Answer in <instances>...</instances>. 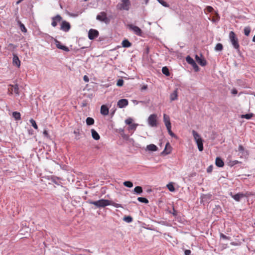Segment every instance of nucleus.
I'll return each mask as SVG.
<instances>
[{
	"instance_id": "f257e3e1",
	"label": "nucleus",
	"mask_w": 255,
	"mask_h": 255,
	"mask_svg": "<svg viewBox=\"0 0 255 255\" xmlns=\"http://www.w3.org/2000/svg\"><path fill=\"white\" fill-rule=\"evenodd\" d=\"M229 37L230 42L231 43L234 48L237 51H239L240 44L239 43L238 38L237 37L235 33L233 31H230L229 33Z\"/></svg>"
},
{
	"instance_id": "0e129e2a",
	"label": "nucleus",
	"mask_w": 255,
	"mask_h": 255,
	"mask_svg": "<svg viewBox=\"0 0 255 255\" xmlns=\"http://www.w3.org/2000/svg\"><path fill=\"white\" fill-rule=\"evenodd\" d=\"M253 41L255 42V35H254V36L253 38Z\"/></svg>"
},
{
	"instance_id": "5fc2aeb1",
	"label": "nucleus",
	"mask_w": 255,
	"mask_h": 255,
	"mask_svg": "<svg viewBox=\"0 0 255 255\" xmlns=\"http://www.w3.org/2000/svg\"><path fill=\"white\" fill-rule=\"evenodd\" d=\"M185 255H191V251L190 250H186L184 251Z\"/></svg>"
},
{
	"instance_id": "4d7b16f0",
	"label": "nucleus",
	"mask_w": 255,
	"mask_h": 255,
	"mask_svg": "<svg viewBox=\"0 0 255 255\" xmlns=\"http://www.w3.org/2000/svg\"><path fill=\"white\" fill-rule=\"evenodd\" d=\"M83 80L86 82H88L89 81V79L88 77L86 75H85L83 77Z\"/></svg>"
},
{
	"instance_id": "6e6552de",
	"label": "nucleus",
	"mask_w": 255,
	"mask_h": 255,
	"mask_svg": "<svg viewBox=\"0 0 255 255\" xmlns=\"http://www.w3.org/2000/svg\"><path fill=\"white\" fill-rule=\"evenodd\" d=\"M128 26L129 28V29L132 30L136 35L138 36L141 35L142 30L138 26L134 25L132 24H128Z\"/></svg>"
},
{
	"instance_id": "c9c22d12",
	"label": "nucleus",
	"mask_w": 255,
	"mask_h": 255,
	"mask_svg": "<svg viewBox=\"0 0 255 255\" xmlns=\"http://www.w3.org/2000/svg\"><path fill=\"white\" fill-rule=\"evenodd\" d=\"M223 45H222V44H221L220 43H217L215 47V50L216 51H222L223 50Z\"/></svg>"
},
{
	"instance_id": "b1692460",
	"label": "nucleus",
	"mask_w": 255,
	"mask_h": 255,
	"mask_svg": "<svg viewBox=\"0 0 255 255\" xmlns=\"http://www.w3.org/2000/svg\"><path fill=\"white\" fill-rule=\"evenodd\" d=\"M92 136L95 140H99L100 138V136L99 133L94 129H91Z\"/></svg>"
},
{
	"instance_id": "a211bd4d",
	"label": "nucleus",
	"mask_w": 255,
	"mask_h": 255,
	"mask_svg": "<svg viewBox=\"0 0 255 255\" xmlns=\"http://www.w3.org/2000/svg\"><path fill=\"white\" fill-rule=\"evenodd\" d=\"M12 63L14 65L19 67L20 66V61L18 57L15 54H13Z\"/></svg>"
},
{
	"instance_id": "72a5a7b5",
	"label": "nucleus",
	"mask_w": 255,
	"mask_h": 255,
	"mask_svg": "<svg viewBox=\"0 0 255 255\" xmlns=\"http://www.w3.org/2000/svg\"><path fill=\"white\" fill-rule=\"evenodd\" d=\"M162 72L163 74L167 76H169L170 72L168 68L167 67H163L162 69Z\"/></svg>"
},
{
	"instance_id": "e2e57ef3",
	"label": "nucleus",
	"mask_w": 255,
	"mask_h": 255,
	"mask_svg": "<svg viewBox=\"0 0 255 255\" xmlns=\"http://www.w3.org/2000/svg\"><path fill=\"white\" fill-rule=\"evenodd\" d=\"M231 244L234 246H236L237 245V244L235 243V242H232Z\"/></svg>"
},
{
	"instance_id": "6e6d98bb",
	"label": "nucleus",
	"mask_w": 255,
	"mask_h": 255,
	"mask_svg": "<svg viewBox=\"0 0 255 255\" xmlns=\"http://www.w3.org/2000/svg\"><path fill=\"white\" fill-rule=\"evenodd\" d=\"M172 210H173V212H170V213H171L174 216H177V211L175 210L174 207H173Z\"/></svg>"
},
{
	"instance_id": "de8ad7c7",
	"label": "nucleus",
	"mask_w": 255,
	"mask_h": 255,
	"mask_svg": "<svg viewBox=\"0 0 255 255\" xmlns=\"http://www.w3.org/2000/svg\"><path fill=\"white\" fill-rule=\"evenodd\" d=\"M239 163H240V162L239 161L235 160H233V161H231L229 162V164L230 166H233L234 165H235Z\"/></svg>"
},
{
	"instance_id": "a19ab883",
	"label": "nucleus",
	"mask_w": 255,
	"mask_h": 255,
	"mask_svg": "<svg viewBox=\"0 0 255 255\" xmlns=\"http://www.w3.org/2000/svg\"><path fill=\"white\" fill-rule=\"evenodd\" d=\"M29 122L31 124V126L36 129H37L38 128V127H37V125H36V123L35 122V121L33 119H31L30 120H29Z\"/></svg>"
},
{
	"instance_id": "a878e982",
	"label": "nucleus",
	"mask_w": 255,
	"mask_h": 255,
	"mask_svg": "<svg viewBox=\"0 0 255 255\" xmlns=\"http://www.w3.org/2000/svg\"><path fill=\"white\" fill-rule=\"evenodd\" d=\"M177 90H175L174 91V92L171 93L170 95V99L171 101L176 100L177 99Z\"/></svg>"
},
{
	"instance_id": "4be33fe9",
	"label": "nucleus",
	"mask_w": 255,
	"mask_h": 255,
	"mask_svg": "<svg viewBox=\"0 0 255 255\" xmlns=\"http://www.w3.org/2000/svg\"><path fill=\"white\" fill-rule=\"evenodd\" d=\"M101 113L103 115L106 116L109 114V109L105 105H102L101 107Z\"/></svg>"
},
{
	"instance_id": "09e8293b",
	"label": "nucleus",
	"mask_w": 255,
	"mask_h": 255,
	"mask_svg": "<svg viewBox=\"0 0 255 255\" xmlns=\"http://www.w3.org/2000/svg\"><path fill=\"white\" fill-rule=\"evenodd\" d=\"M124 84V80L123 79H120L118 80L117 83V85L118 86H122Z\"/></svg>"
},
{
	"instance_id": "f8f14e48",
	"label": "nucleus",
	"mask_w": 255,
	"mask_h": 255,
	"mask_svg": "<svg viewBox=\"0 0 255 255\" xmlns=\"http://www.w3.org/2000/svg\"><path fill=\"white\" fill-rule=\"evenodd\" d=\"M55 43L57 48L63 50V51L68 52L69 51V49L68 47L62 45L61 42L57 40V39L55 40Z\"/></svg>"
},
{
	"instance_id": "393cba45",
	"label": "nucleus",
	"mask_w": 255,
	"mask_h": 255,
	"mask_svg": "<svg viewBox=\"0 0 255 255\" xmlns=\"http://www.w3.org/2000/svg\"><path fill=\"white\" fill-rule=\"evenodd\" d=\"M122 45L123 47L128 48L131 46V43L128 39H125L122 41Z\"/></svg>"
},
{
	"instance_id": "603ef678",
	"label": "nucleus",
	"mask_w": 255,
	"mask_h": 255,
	"mask_svg": "<svg viewBox=\"0 0 255 255\" xmlns=\"http://www.w3.org/2000/svg\"><path fill=\"white\" fill-rule=\"evenodd\" d=\"M206 10L209 12H211L214 10V8L211 6H207Z\"/></svg>"
},
{
	"instance_id": "c756f323",
	"label": "nucleus",
	"mask_w": 255,
	"mask_h": 255,
	"mask_svg": "<svg viewBox=\"0 0 255 255\" xmlns=\"http://www.w3.org/2000/svg\"><path fill=\"white\" fill-rule=\"evenodd\" d=\"M86 122L88 126H91L94 124V120L91 117H88L86 119Z\"/></svg>"
},
{
	"instance_id": "bf43d9fd",
	"label": "nucleus",
	"mask_w": 255,
	"mask_h": 255,
	"mask_svg": "<svg viewBox=\"0 0 255 255\" xmlns=\"http://www.w3.org/2000/svg\"><path fill=\"white\" fill-rule=\"evenodd\" d=\"M43 134L46 137L48 136V133L46 130H44L43 132Z\"/></svg>"
},
{
	"instance_id": "473e14b6",
	"label": "nucleus",
	"mask_w": 255,
	"mask_h": 255,
	"mask_svg": "<svg viewBox=\"0 0 255 255\" xmlns=\"http://www.w3.org/2000/svg\"><path fill=\"white\" fill-rule=\"evenodd\" d=\"M251 28L250 26H246L244 28V33L245 35L249 36L251 32Z\"/></svg>"
},
{
	"instance_id": "1a4fd4ad",
	"label": "nucleus",
	"mask_w": 255,
	"mask_h": 255,
	"mask_svg": "<svg viewBox=\"0 0 255 255\" xmlns=\"http://www.w3.org/2000/svg\"><path fill=\"white\" fill-rule=\"evenodd\" d=\"M71 28V25L69 22L63 20L62 21L60 25V29L64 32H68Z\"/></svg>"
},
{
	"instance_id": "4c0bfd02",
	"label": "nucleus",
	"mask_w": 255,
	"mask_h": 255,
	"mask_svg": "<svg viewBox=\"0 0 255 255\" xmlns=\"http://www.w3.org/2000/svg\"><path fill=\"white\" fill-rule=\"evenodd\" d=\"M124 221L128 223H131L133 219H132V218L131 217V216H125L124 219H123Z\"/></svg>"
},
{
	"instance_id": "412c9836",
	"label": "nucleus",
	"mask_w": 255,
	"mask_h": 255,
	"mask_svg": "<svg viewBox=\"0 0 255 255\" xmlns=\"http://www.w3.org/2000/svg\"><path fill=\"white\" fill-rule=\"evenodd\" d=\"M215 164L219 167H222L224 165V162L221 158L218 157L216 159Z\"/></svg>"
},
{
	"instance_id": "37998d69",
	"label": "nucleus",
	"mask_w": 255,
	"mask_h": 255,
	"mask_svg": "<svg viewBox=\"0 0 255 255\" xmlns=\"http://www.w3.org/2000/svg\"><path fill=\"white\" fill-rule=\"evenodd\" d=\"M110 205H112L116 208H122V205L120 204L116 203L111 201H110Z\"/></svg>"
},
{
	"instance_id": "bb28decb",
	"label": "nucleus",
	"mask_w": 255,
	"mask_h": 255,
	"mask_svg": "<svg viewBox=\"0 0 255 255\" xmlns=\"http://www.w3.org/2000/svg\"><path fill=\"white\" fill-rule=\"evenodd\" d=\"M12 117L16 121H19L21 119L20 113L18 112H13L12 113Z\"/></svg>"
},
{
	"instance_id": "7ed1b4c3",
	"label": "nucleus",
	"mask_w": 255,
	"mask_h": 255,
	"mask_svg": "<svg viewBox=\"0 0 255 255\" xmlns=\"http://www.w3.org/2000/svg\"><path fill=\"white\" fill-rule=\"evenodd\" d=\"M192 135L194 137V140L197 145L198 148L200 151H202L204 149L203 141V140L200 137L199 134L195 130H193L192 131Z\"/></svg>"
},
{
	"instance_id": "39448f33",
	"label": "nucleus",
	"mask_w": 255,
	"mask_h": 255,
	"mask_svg": "<svg viewBox=\"0 0 255 255\" xmlns=\"http://www.w3.org/2000/svg\"><path fill=\"white\" fill-rule=\"evenodd\" d=\"M157 116L156 114L150 115L147 119V123L149 126L155 127L157 125Z\"/></svg>"
},
{
	"instance_id": "ddd939ff",
	"label": "nucleus",
	"mask_w": 255,
	"mask_h": 255,
	"mask_svg": "<svg viewBox=\"0 0 255 255\" xmlns=\"http://www.w3.org/2000/svg\"><path fill=\"white\" fill-rule=\"evenodd\" d=\"M163 121L165 125L167 128H171V125L170 121V118L166 114L163 115Z\"/></svg>"
},
{
	"instance_id": "aec40b11",
	"label": "nucleus",
	"mask_w": 255,
	"mask_h": 255,
	"mask_svg": "<svg viewBox=\"0 0 255 255\" xmlns=\"http://www.w3.org/2000/svg\"><path fill=\"white\" fill-rule=\"evenodd\" d=\"M138 126V124H132L131 125H129V126L128 127V130L130 132L131 131V134H132L133 133V131L136 130L137 127Z\"/></svg>"
},
{
	"instance_id": "69168bd1",
	"label": "nucleus",
	"mask_w": 255,
	"mask_h": 255,
	"mask_svg": "<svg viewBox=\"0 0 255 255\" xmlns=\"http://www.w3.org/2000/svg\"><path fill=\"white\" fill-rule=\"evenodd\" d=\"M23 0H19L18 1H17V2H16L17 4L20 3L21 1H22Z\"/></svg>"
},
{
	"instance_id": "a18cd8bd",
	"label": "nucleus",
	"mask_w": 255,
	"mask_h": 255,
	"mask_svg": "<svg viewBox=\"0 0 255 255\" xmlns=\"http://www.w3.org/2000/svg\"><path fill=\"white\" fill-rule=\"evenodd\" d=\"M161 5L164 7H169V4L163 0H157Z\"/></svg>"
},
{
	"instance_id": "7c9ffc66",
	"label": "nucleus",
	"mask_w": 255,
	"mask_h": 255,
	"mask_svg": "<svg viewBox=\"0 0 255 255\" xmlns=\"http://www.w3.org/2000/svg\"><path fill=\"white\" fill-rule=\"evenodd\" d=\"M17 22L19 24V27H20V29L21 31L22 32H24V33L26 32H27V29L25 28L24 25L23 23H22L21 22V21H19V20Z\"/></svg>"
},
{
	"instance_id": "58836bf2",
	"label": "nucleus",
	"mask_w": 255,
	"mask_h": 255,
	"mask_svg": "<svg viewBox=\"0 0 255 255\" xmlns=\"http://www.w3.org/2000/svg\"><path fill=\"white\" fill-rule=\"evenodd\" d=\"M123 184H124V186H125L127 187H128V188H131L133 186L132 183L129 181H125Z\"/></svg>"
},
{
	"instance_id": "8fccbe9b",
	"label": "nucleus",
	"mask_w": 255,
	"mask_h": 255,
	"mask_svg": "<svg viewBox=\"0 0 255 255\" xmlns=\"http://www.w3.org/2000/svg\"><path fill=\"white\" fill-rule=\"evenodd\" d=\"M132 119L131 118H129L125 120V123L127 125H129L132 124Z\"/></svg>"
},
{
	"instance_id": "dca6fc26",
	"label": "nucleus",
	"mask_w": 255,
	"mask_h": 255,
	"mask_svg": "<svg viewBox=\"0 0 255 255\" xmlns=\"http://www.w3.org/2000/svg\"><path fill=\"white\" fill-rule=\"evenodd\" d=\"M9 86L11 87V94L13 92L16 96L19 95V88L17 84L15 85H9Z\"/></svg>"
},
{
	"instance_id": "20e7f679",
	"label": "nucleus",
	"mask_w": 255,
	"mask_h": 255,
	"mask_svg": "<svg viewBox=\"0 0 255 255\" xmlns=\"http://www.w3.org/2000/svg\"><path fill=\"white\" fill-rule=\"evenodd\" d=\"M130 6L129 0H121V1L117 5V8L120 10H128Z\"/></svg>"
},
{
	"instance_id": "49530a36",
	"label": "nucleus",
	"mask_w": 255,
	"mask_h": 255,
	"mask_svg": "<svg viewBox=\"0 0 255 255\" xmlns=\"http://www.w3.org/2000/svg\"><path fill=\"white\" fill-rule=\"evenodd\" d=\"M220 237L221 239L222 238V239H225V240H230L231 239V238L230 237H228V236L225 235L223 233H220Z\"/></svg>"
},
{
	"instance_id": "3c124183",
	"label": "nucleus",
	"mask_w": 255,
	"mask_h": 255,
	"mask_svg": "<svg viewBox=\"0 0 255 255\" xmlns=\"http://www.w3.org/2000/svg\"><path fill=\"white\" fill-rule=\"evenodd\" d=\"M58 179H59V178L55 177V176H52L51 178V181L55 184H57V180Z\"/></svg>"
},
{
	"instance_id": "f3484780",
	"label": "nucleus",
	"mask_w": 255,
	"mask_h": 255,
	"mask_svg": "<svg viewBox=\"0 0 255 255\" xmlns=\"http://www.w3.org/2000/svg\"><path fill=\"white\" fill-rule=\"evenodd\" d=\"M195 59L197 62L202 66H204L207 64L206 60L204 58H201L198 55H195Z\"/></svg>"
},
{
	"instance_id": "9d476101",
	"label": "nucleus",
	"mask_w": 255,
	"mask_h": 255,
	"mask_svg": "<svg viewBox=\"0 0 255 255\" xmlns=\"http://www.w3.org/2000/svg\"><path fill=\"white\" fill-rule=\"evenodd\" d=\"M99 36V32L97 30L90 29L88 32V38L90 40H93Z\"/></svg>"
},
{
	"instance_id": "cd10ccee",
	"label": "nucleus",
	"mask_w": 255,
	"mask_h": 255,
	"mask_svg": "<svg viewBox=\"0 0 255 255\" xmlns=\"http://www.w3.org/2000/svg\"><path fill=\"white\" fill-rule=\"evenodd\" d=\"M133 192L135 194L140 195L142 193L143 190L141 186H138L134 188Z\"/></svg>"
},
{
	"instance_id": "f704fd0d",
	"label": "nucleus",
	"mask_w": 255,
	"mask_h": 255,
	"mask_svg": "<svg viewBox=\"0 0 255 255\" xmlns=\"http://www.w3.org/2000/svg\"><path fill=\"white\" fill-rule=\"evenodd\" d=\"M16 47L17 46L12 43H9L7 45V49L11 51H14Z\"/></svg>"
},
{
	"instance_id": "2eb2a0df",
	"label": "nucleus",
	"mask_w": 255,
	"mask_h": 255,
	"mask_svg": "<svg viewBox=\"0 0 255 255\" xmlns=\"http://www.w3.org/2000/svg\"><path fill=\"white\" fill-rule=\"evenodd\" d=\"M128 103V102L127 99H123L118 101L117 105L120 108H123L127 106Z\"/></svg>"
},
{
	"instance_id": "e433bc0d",
	"label": "nucleus",
	"mask_w": 255,
	"mask_h": 255,
	"mask_svg": "<svg viewBox=\"0 0 255 255\" xmlns=\"http://www.w3.org/2000/svg\"><path fill=\"white\" fill-rule=\"evenodd\" d=\"M137 200L140 202L145 204H147L149 202L148 200L144 197H138Z\"/></svg>"
},
{
	"instance_id": "6ab92c4d",
	"label": "nucleus",
	"mask_w": 255,
	"mask_h": 255,
	"mask_svg": "<svg viewBox=\"0 0 255 255\" xmlns=\"http://www.w3.org/2000/svg\"><path fill=\"white\" fill-rule=\"evenodd\" d=\"M212 196L210 194H203L201 196V202H208L211 199Z\"/></svg>"
},
{
	"instance_id": "2f4dec72",
	"label": "nucleus",
	"mask_w": 255,
	"mask_h": 255,
	"mask_svg": "<svg viewBox=\"0 0 255 255\" xmlns=\"http://www.w3.org/2000/svg\"><path fill=\"white\" fill-rule=\"evenodd\" d=\"M168 147H169V148H171V146H170L169 142H167L166 144L165 149H164L163 151L162 152L163 153H165V154H168L170 153L171 150H168V149H167Z\"/></svg>"
},
{
	"instance_id": "4468645a",
	"label": "nucleus",
	"mask_w": 255,
	"mask_h": 255,
	"mask_svg": "<svg viewBox=\"0 0 255 255\" xmlns=\"http://www.w3.org/2000/svg\"><path fill=\"white\" fill-rule=\"evenodd\" d=\"M230 196L236 201L239 202L244 197L243 193H238L234 195L232 192L230 193Z\"/></svg>"
},
{
	"instance_id": "13d9d810",
	"label": "nucleus",
	"mask_w": 255,
	"mask_h": 255,
	"mask_svg": "<svg viewBox=\"0 0 255 255\" xmlns=\"http://www.w3.org/2000/svg\"><path fill=\"white\" fill-rule=\"evenodd\" d=\"M212 170V166H210L208 167L207 168V171L208 172H211Z\"/></svg>"
},
{
	"instance_id": "052dcab7",
	"label": "nucleus",
	"mask_w": 255,
	"mask_h": 255,
	"mask_svg": "<svg viewBox=\"0 0 255 255\" xmlns=\"http://www.w3.org/2000/svg\"><path fill=\"white\" fill-rule=\"evenodd\" d=\"M147 88V85H144V86H143L141 87V90L142 91V90H146Z\"/></svg>"
},
{
	"instance_id": "f03ea898",
	"label": "nucleus",
	"mask_w": 255,
	"mask_h": 255,
	"mask_svg": "<svg viewBox=\"0 0 255 255\" xmlns=\"http://www.w3.org/2000/svg\"><path fill=\"white\" fill-rule=\"evenodd\" d=\"M88 203L90 204L95 205L97 208H104L106 206L110 205V200L107 199H100L98 201L88 200Z\"/></svg>"
},
{
	"instance_id": "c85d7f7f",
	"label": "nucleus",
	"mask_w": 255,
	"mask_h": 255,
	"mask_svg": "<svg viewBox=\"0 0 255 255\" xmlns=\"http://www.w3.org/2000/svg\"><path fill=\"white\" fill-rule=\"evenodd\" d=\"M254 115L253 113L247 114L245 115H242L241 116V118L242 119H246L247 120H250L254 116Z\"/></svg>"
},
{
	"instance_id": "79ce46f5",
	"label": "nucleus",
	"mask_w": 255,
	"mask_h": 255,
	"mask_svg": "<svg viewBox=\"0 0 255 255\" xmlns=\"http://www.w3.org/2000/svg\"><path fill=\"white\" fill-rule=\"evenodd\" d=\"M238 150L242 153L243 155H244L245 152H247V151H245V148L242 145H239Z\"/></svg>"
},
{
	"instance_id": "c03bdc74",
	"label": "nucleus",
	"mask_w": 255,
	"mask_h": 255,
	"mask_svg": "<svg viewBox=\"0 0 255 255\" xmlns=\"http://www.w3.org/2000/svg\"><path fill=\"white\" fill-rule=\"evenodd\" d=\"M167 131H168V132L169 133V134L172 136V137H174V138H177V136L176 135V134L175 133H174L172 130H171V128H167Z\"/></svg>"
},
{
	"instance_id": "ea45409f",
	"label": "nucleus",
	"mask_w": 255,
	"mask_h": 255,
	"mask_svg": "<svg viewBox=\"0 0 255 255\" xmlns=\"http://www.w3.org/2000/svg\"><path fill=\"white\" fill-rule=\"evenodd\" d=\"M167 187L168 190L171 192H173L175 191L174 187L172 183H170L167 185Z\"/></svg>"
},
{
	"instance_id": "680f3d73",
	"label": "nucleus",
	"mask_w": 255,
	"mask_h": 255,
	"mask_svg": "<svg viewBox=\"0 0 255 255\" xmlns=\"http://www.w3.org/2000/svg\"><path fill=\"white\" fill-rule=\"evenodd\" d=\"M232 93L233 94H237V91L236 89H234L232 90Z\"/></svg>"
},
{
	"instance_id": "864d4df0",
	"label": "nucleus",
	"mask_w": 255,
	"mask_h": 255,
	"mask_svg": "<svg viewBox=\"0 0 255 255\" xmlns=\"http://www.w3.org/2000/svg\"><path fill=\"white\" fill-rule=\"evenodd\" d=\"M243 195H244V197H248L249 196L253 195V194L250 192H246V193H245V194L243 193Z\"/></svg>"
},
{
	"instance_id": "0eeeda50",
	"label": "nucleus",
	"mask_w": 255,
	"mask_h": 255,
	"mask_svg": "<svg viewBox=\"0 0 255 255\" xmlns=\"http://www.w3.org/2000/svg\"><path fill=\"white\" fill-rule=\"evenodd\" d=\"M96 19L99 21L104 22L106 23L109 22V19L107 16V14L105 12H101L100 14H98Z\"/></svg>"
},
{
	"instance_id": "423d86ee",
	"label": "nucleus",
	"mask_w": 255,
	"mask_h": 255,
	"mask_svg": "<svg viewBox=\"0 0 255 255\" xmlns=\"http://www.w3.org/2000/svg\"><path fill=\"white\" fill-rule=\"evenodd\" d=\"M186 60L188 64H190L193 67L195 71L198 72L199 70V68L196 62L190 56H187L186 57Z\"/></svg>"
},
{
	"instance_id": "5701e85b",
	"label": "nucleus",
	"mask_w": 255,
	"mask_h": 255,
	"mask_svg": "<svg viewBox=\"0 0 255 255\" xmlns=\"http://www.w3.org/2000/svg\"><path fill=\"white\" fill-rule=\"evenodd\" d=\"M157 147L153 144H149L146 146V150L148 151H156L157 150Z\"/></svg>"
},
{
	"instance_id": "9b49d317",
	"label": "nucleus",
	"mask_w": 255,
	"mask_h": 255,
	"mask_svg": "<svg viewBox=\"0 0 255 255\" xmlns=\"http://www.w3.org/2000/svg\"><path fill=\"white\" fill-rule=\"evenodd\" d=\"M51 20V25L55 27L57 25L58 23L62 20V17L60 15L57 14L56 16L52 17Z\"/></svg>"
}]
</instances>
